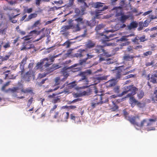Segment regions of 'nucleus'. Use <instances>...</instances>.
<instances>
[{"label":"nucleus","mask_w":157,"mask_h":157,"mask_svg":"<svg viewBox=\"0 0 157 157\" xmlns=\"http://www.w3.org/2000/svg\"><path fill=\"white\" fill-rule=\"evenodd\" d=\"M76 21L77 23L76 24L74 23V25H75V29L76 31H79L82 28H85L87 25L90 26V27L93 26V25H91V22L90 21H87L86 22L83 20V19L81 17H79L75 19L72 20Z\"/></svg>","instance_id":"obj_1"},{"label":"nucleus","mask_w":157,"mask_h":157,"mask_svg":"<svg viewBox=\"0 0 157 157\" xmlns=\"http://www.w3.org/2000/svg\"><path fill=\"white\" fill-rule=\"evenodd\" d=\"M124 91L119 95L122 96L127 94V97H129L135 94L138 91V89L133 85L125 86L123 87Z\"/></svg>","instance_id":"obj_2"},{"label":"nucleus","mask_w":157,"mask_h":157,"mask_svg":"<svg viewBox=\"0 0 157 157\" xmlns=\"http://www.w3.org/2000/svg\"><path fill=\"white\" fill-rule=\"evenodd\" d=\"M123 115L125 119L128 121L132 124L138 125V123L136 122V119H140V117L138 116H129L128 113L125 110H123Z\"/></svg>","instance_id":"obj_3"},{"label":"nucleus","mask_w":157,"mask_h":157,"mask_svg":"<svg viewBox=\"0 0 157 157\" xmlns=\"http://www.w3.org/2000/svg\"><path fill=\"white\" fill-rule=\"evenodd\" d=\"M68 25H64L61 28L60 32H64L70 29H75V26L74 25V20L72 19H69L67 21Z\"/></svg>","instance_id":"obj_4"},{"label":"nucleus","mask_w":157,"mask_h":157,"mask_svg":"<svg viewBox=\"0 0 157 157\" xmlns=\"http://www.w3.org/2000/svg\"><path fill=\"white\" fill-rule=\"evenodd\" d=\"M156 121L155 119H149L150 122H148L147 119H144L141 121L139 126L141 127L144 126L147 127L152 124L151 122H155ZM138 126H139L138 124Z\"/></svg>","instance_id":"obj_5"},{"label":"nucleus","mask_w":157,"mask_h":157,"mask_svg":"<svg viewBox=\"0 0 157 157\" xmlns=\"http://www.w3.org/2000/svg\"><path fill=\"white\" fill-rule=\"evenodd\" d=\"M59 56V55H57L49 57V58H46L44 59V61H45V62L44 65V66L46 67H48L50 65L52 64V63L54 61V59Z\"/></svg>","instance_id":"obj_6"},{"label":"nucleus","mask_w":157,"mask_h":157,"mask_svg":"<svg viewBox=\"0 0 157 157\" xmlns=\"http://www.w3.org/2000/svg\"><path fill=\"white\" fill-rule=\"evenodd\" d=\"M63 74L64 75L63 78L62 79H60L59 77H56L55 79V84L56 85H58L60 84L61 82L65 81L67 77L69 76V74L66 73L64 72L63 71Z\"/></svg>","instance_id":"obj_7"},{"label":"nucleus","mask_w":157,"mask_h":157,"mask_svg":"<svg viewBox=\"0 0 157 157\" xmlns=\"http://www.w3.org/2000/svg\"><path fill=\"white\" fill-rule=\"evenodd\" d=\"M27 56L25 57L22 60L21 63H20V68L21 70L20 71L21 73V75H22L24 72L25 71V65L26 64L27 60Z\"/></svg>","instance_id":"obj_8"},{"label":"nucleus","mask_w":157,"mask_h":157,"mask_svg":"<svg viewBox=\"0 0 157 157\" xmlns=\"http://www.w3.org/2000/svg\"><path fill=\"white\" fill-rule=\"evenodd\" d=\"M86 74V72H81L80 74V75L82 76V77L79 81H82L83 82V83L84 82L85 84L87 85L89 81L87 78L86 77V76L85 75Z\"/></svg>","instance_id":"obj_9"},{"label":"nucleus","mask_w":157,"mask_h":157,"mask_svg":"<svg viewBox=\"0 0 157 157\" xmlns=\"http://www.w3.org/2000/svg\"><path fill=\"white\" fill-rule=\"evenodd\" d=\"M14 13H12L11 14H8V16L10 21L13 23H17V20L13 19L19 15L20 13L17 14L15 15H14Z\"/></svg>","instance_id":"obj_10"},{"label":"nucleus","mask_w":157,"mask_h":157,"mask_svg":"<svg viewBox=\"0 0 157 157\" xmlns=\"http://www.w3.org/2000/svg\"><path fill=\"white\" fill-rule=\"evenodd\" d=\"M129 97L130 104L132 107H134L136 104L138 105L140 104V103L137 101L134 97L131 96Z\"/></svg>","instance_id":"obj_11"},{"label":"nucleus","mask_w":157,"mask_h":157,"mask_svg":"<svg viewBox=\"0 0 157 157\" xmlns=\"http://www.w3.org/2000/svg\"><path fill=\"white\" fill-rule=\"evenodd\" d=\"M113 10H116V17L121 16L124 14L122 8L120 6L115 7Z\"/></svg>","instance_id":"obj_12"},{"label":"nucleus","mask_w":157,"mask_h":157,"mask_svg":"<svg viewBox=\"0 0 157 157\" xmlns=\"http://www.w3.org/2000/svg\"><path fill=\"white\" fill-rule=\"evenodd\" d=\"M32 70H29L26 72L23 76V78L28 81L30 80V77L32 75Z\"/></svg>","instance_id":"obj_13"},{"label":"nucleus","mask_w":157,"mask_h":157,"mask_svg":"<svg viewBox=\"0 0 157 157\" xmlns=\"http://www.w3.org/2000/svg\"><path fill=\"white\" fill-rule=\"evenodd\" d=\"M95 43L94 41L90 40H88L85 44V46L86 48L90 49L94 48L95 46Z\"/></svg>","instance_id":"obj_14"},{"label":"nucleus","mask_w":157,"mask_h":157,"mask_svg":"<svg viewBox=\"0 0 157 157\" xmlns=\"http://www.w3.org/2000/svg\"><path fill=\"white\" fill-rule=\"evenodd\" d=\"M116 84V79H113L109 80L106 83L107 87H110L115 86Z\"/></svg>","instance_id":"obj_15"},{"label":"nucleus","mask_w":157,"mask_h":157,"mask_svg":"<svg viewBox=\"0 0 157 157\" xmlns=\"http://www.w3.org/2000/svg\"><path fill=\"white\" fill-rule=\"evenodd\" d=\"M69 117V113L68 112H64L61 117V121L63 122H67Z\"/></svg>","instance_id":"obj_16"},{"label":"nucleus","mask_w":157,"mask_h":157,"mask_svg":"<svg viewBox=\"0 0 157 157\" xmlns=\"http://www.w3.org/2000/svg\"><path fill=\"white\" fill-rule=\"evenodd\" d=\"M155 73L151 75L150 78V82L154 83H157V70L155 71Z\"/></svg>","instance_id":"obj_17"},{"label":"nucleus","mask_w":157,"mask_h":157,"mask_svg":"<svg viewBox=\"0 0 157 157\" xmlns=\"http://www.w3.org/2000/svg\"><path fill=\"white\" fill-rule=\"evenodd\" d=\"M108 8V6H105L103 7L102 9L101 10H98V11L96 12L95 13V15L94 16V17L96 19H99L100 18V15L99 14L100 12V11H102L105 10Z\"/></svg>","instance_id":"obj_18"},{"label":"nucleus","mask_w":157,"mask_h":157,"mask_svg":"<svg viewBox=\"0 0 157 157\" xmlns=\"http://www.w3.org/2000/svg\"><path fill=\"white\" fill-rule=\"evenodd\" d=\"M86 52L85 50L83 49H80L75 54V56L76 57H82L84 56V52Z\"/></svg>","instance_id":"obj_19"},{"label":"nucleus","mask_w":157,"mask_h":157,"mask_svg":"<svg viewBox=\"0 0 157 157\" xmlns=\"http://www.w3.org/2000/svg\"><path fill=\"white\" fill-rule=\"evenodd\" d=\"M60 67L59 66V65L56 64H53L51 67L50 68L47 69V71L49 72H51L54 71V70L57 69Z\"/></svg>","instance_id":"obj_20"},{"label":"nucleus","mask_w":157,"mask_h":157,"mask_svg":"<svg viewBox=\"0 0 157 157\" xmlns=\"http://www.w3.org/2000/svg\"><path fill=\"white\" fill-rule=\"evenodd\" d=\"M28 43V42H26L25 41H24L23 42L24 46L21 49V50H23L26 49H29L34 48V46L33 44H30L29 45V46H27V44Z\"/></svg>","instance_id":"obj_21"},{"label":"nucleus","mask_w":157,"mask_h":157,"mask_svg":"<svg viewBox=\"0 0 157 157\" xmlns=\"http://www.w3.org/2000/svg\"><path fill=\"white\" fill-rule=\"evenodd\" d=\"M94 50L96 53L99 54L104 51V47L101 45H97L94 48Z\"/></svg>","instance_id":"obj_22"},{"label":"nucleus","mask_w":157,"mask_h":157,"mask_svg":"<svg viewBox=\"0 0 157 157\" xmlns=\"http://www.w3.org/2000/svg\"><path fill=\"white\" fill-rule=\"evenodd\" d=\"M154 96L152 98V100L156 104L157 107V86L155 88L153 93Z\"/></svg>","instance_id":"obj_23"},{"label":"nucleus","mask_w":157,"mask_h":157,"mask_svg":"<svg viewBox=\"0 0 157 157\" xmlns=\"http://www.w3.org/2000/svg\"><path fill=\"white\" fill-rule=\"evenodd\" d=\"M138 26V23L136 21H133L131 22L129 25H128L127 27L128 29L131 30L134 28H136Z\"/></svg>","instance_id":"obj_24"},{"label":"nucleus","mask_w":157,"mask_h":157,"mask_svg":"<svg viewBox=\"0 0 157 157\" xmlns=\"http://www.w3.org/2000/svg\"><path fill=\"white\" fill-rule=\"evenodd\" d=\"M117 68L120 71L119 72H120L122 76L127 75V71H126L125 69L124 68L123 66H121Z\"/></svg>","instance_id":"obj_25"},{"label":"nucleus","mask_w":157,"mask_h":157,"mask_svg":"<svg viewBox=\"0 0 157 157\" xmlns=\"http://www.w3.org/2000/svg\"><path fill=\"white\" fill-rule=\"evenodd\" d=\"M37 16V14L36 13H32L30 14L28 16L27 18L25 20V21H30L32 19L35 18Z\"/></svg>","instance_id":"obj_26"},{"label":"nucleus","mask_w":157,"mask_h":157,"mask_svg":"<svg viewBox=\"0 0 157 157\" xmlns=\"http://www.w3.org/2000/svg\"><path fill=\"white\" fill-rule=\"evenodd\" d=\"M129 17L128 15H124V13L119 18V20L122 23H124L125 22Z\"/></svg>","instance_id":"obj_27"},{"label":"nucleus","mask_w":157,"mask_h":157,"mask_svg":"<svg viewBox=\"0 0 157 157\" xmlns=\"http://www.w3.org/2000/svg\"><path fill=\"white\" fill-rule=\"evenodd\" d=\"M101 94H97L94 96V100L96 102L100 103V101L101 100Z\"/></svg>","instance_id":"obj_28"},{"label":"nucleus","mask_w":157,"mask_h":157,"mask_svg":"<svg viewBox=\"0 0 157 157\" xmlns=\"http://www.w3.org/2000/svg\"><path fill=\"white\" fill-rule=\"evenodd\" d=\"M134 57V56L125 55L123 57V59L126 61H130L132 60Z\"/></svg>","instance_id":"obj_29"},{"label":"nucleus","mask_w":157,"mask_h":157,"mask_svg":"<svg viewBox=\"0 0 157 157\" xmlns=\"http://www.w3.org/2000/svg\"><path fill=\"white\" fill-rule=\"evenodd\" d=\"M101 98V100L100 101V104H101L108 102V98L105 95L102 94Z\"/></svg>","instance_id":"obj_30"},{"label":"nucleus","mask_w":157,"mask_h":157,"mask_svg":"<svg viewBox=\"0 0 157 157\" xmlns=\"http://www.w3.org/2000/svg\"><path fill=\"white\" fill-rule=\"evenodd\" d=\"M21 92L24 93H33V90L31 88H27L25 89H22L21 90Z\"/></svg>","instance_id":"obj_31"},{"label":"nucleus","mask_w":157,"mask_h":157,"mask_svg":"<svg viewBox=\"0 0 157 157\" xmlns=\"http://www.w3.org/2000/svg\"><path fill=\"white\" fill-rule=\"evenodd\" d=\"M119 72L120 71L118 68L117 67V69H116V71L115 72V76L116 78V79H120L122 76V75L120 73V72Z\"/></svg>","instance_id":"obj_32"},{"label":"nucleus","mask_w":157,"mask_h":157,"mask_svg":"<svg viewBox=\"0 0 157 157\" xmlns=\"http://www.w3.org/2000/svg\"><path fill=\"white\" fill-rule=\"evenodd\" d=\"M104 79V77H96L94 79V84H97L101 81Z\"/></svg>","instance_id":"obj_33"},{"label":"nucleus","mask_w":157,"mask_h":157,"mask_svg":"<svg viewBox=\"0 0 157 157\" xmlns=\"http://www.w3.org/2000/svg\"><path fill=\"white\" fill-rule=\"evenodd\" d=\"M113 35L111 34V35H110L109 36H105V37L106 38L105 39H106L107 40H105L103 41V43L104 44H105V46H109L112 45V43H106V42L107 41H109V40L108 39L109 38V37H113Z\"/></svg>","instance_id":"obj_34"},{"label":"nucleus","mask_w":157,"mask_h":157,"mask_svg":"<svg viewBox=\"0 0 157 157\" xmlns=\"http://www.w3.org/2000/svg\"><path fill=\"white\" fill-rule=\"evenodd\" d=\"M45 61H44V59L43 61L40 62H38L36 65V67L37 69H41L42 67V66L43 64L45 63Z\"/></svg>","instance_id":"obj_35"},{"label":"nucleus","mask_w":157,"mask_h":157,"mask_svg":"<svg viewBox=\"0 0 157 157\" xmlns=\"http://www.w3.org/2000/svg\"><path fill=\"white\" fill-rule=\"evenodd\" d=\"M104 4V3L101 2H97L94 3V6L95 8L99 9L101 7H103V5L102 4Z\"/></svg>","instance_id":"obj_36"},{"label":"nucleus","mask_w":157,"mask_h":157,"mask_svg":"<svg viewBox=\"0 0 157 157\" xmlns=\"http://www.w3.org/2000/svg\"><path fill=\"white\" fill-rule=\"evenodd\" d=\"M71 43L69 41V40H67L62 45L63 46H66V48H69L70 47L71 44Z\"/></svg>","instance_id":"obj_37"},{"label":"nucleus","mask_w":157,"mask_h":157,"mask_svg":"<svg viewBox=\"0 0 157 157\" xmlns=\"http://www.w3.org/2000/svg\"><path fill=\"white\" fill-rule=\"evenodd\" d=\"M143 22L140 21L139 23V27L137 29L138 31H141L142 30L144 26H143Z\"/></svg>","instance_id":"obj_38"},{"label":"nucleus","mask_w":157,"mask_h":157,"mask_svg":"<svg viewBox=\"0 0 157 157\" xmlns=\"http://www.w3.org/2000/svg\"><path fill=\"white\" fill-rule=\"evenodd\" d=\"M138 39L139 40H140V42H144L147 40V39H146V37L144 35H143L141 36H138Z\"/></svg>","instance_id":"obj_39"},{"label":"nucleus","mask_w":157,"mask_h":157,"mask_svg":"<svg viewBox=\"0 0 157 157\" xmlns=\"http://www.w3.org/2000/svg\"><path fill=\"white\" fill-rule=\"evenodd\" d=\"M52 103H58L60 102V99L58 97H55L54 99H53L52 101Z\"/></svg>","instance_id":"obj_40"},{"label":"nucleus","mask_w":157,"mask_h":157,"mask_svg":"<svg viewBox=\"0 0 157 157\" xmlns=\"http://www.w3.org/2000/svg\"><path fill=\"white\" fill-rule=\"evenodd\" d=\"M132 41L135 44H139L138 36H136L133 39H132Z\"/></svg>","instance_id":"obj_41"},{"label":"nucleus","mask_w":157,"mask_h":157,"mask_svg":"<svg viewBox=\"0 0 157 157\" xmlns=\"http://www.w3.org/2000/svg\"><path fill=\"white\" fill-rule=\"evenodd\" d=\"M151 22V21H149L148 19L146 20L144 22H143V26H144V27H147L149 23Z\"/></svg>","instance_id":"obj_42"},{"label":"nucleus","mask_w":157,"mask_h":157,"mask_svg":"<svg viewBox=\"0 0 157 157\" xmlns=\"http://www.w3.org/2000/svg\"><path fill=\"white\" fill-rule=\"evenodd\" d=\"M11 55V53L9 52L8 55L5 56L4 57H3L2 61H5L8 59Z\"/></svg>","instance_id":"obj_43"},{"label":"nucleus","mask_w":157,"mask_h":157,"mask_svg":"<svg viewBox=\"0 0 157 157\" xmlns=\"http://www.w3.org/2000/svg\"><path fill=\"white\" fill-rule=\"evenodd\" d=\"M10 82V81H8L4 84L1 88V90L2 91H5L6 87L9 85Z\"/></svg>","instance_id":"obj_44"},{"label":"nucleus","mask_w":157,"mask_h":157,"mask_svg":"<svg viewBox=\"0 0 157 157\" xmlns=\"http://www.w3.org/2000/svg\"><path fill=\"white\" fill-rule=\"evenodd\" d=\"M103 54H100L98 56V57H99V63L106 60L105 58L103 57Z\"/></svg>","instance_id":"obj_45"},{"label":"nucleus","mask_w":157,"mask_h":157,"mask_svg":"<svg viewBox=\"0 0 157 157\" xmlns=\"http://www.w3.org/2000/svg\"><path fill=\"white\" fill-rule=\"evenodd\" d=\"M102 52H103L102 54H103V56H105L107 57H110L111 56V55L109 54L108 52H106L104 49V51H103Z\"/></svg>","instance_id":"obj_46"},{"label":"nucleus","mask_w":157,"mask_h":157,"mask_svg":"<svg viewBox=\"0 0 157 157\" xmlns=\"http://www.w3.org/2000/svg\"><path fill=\"white\" fill-rule=\"evenodd\" d=\"M152 52L151 51H148L144 52L143 53V55L144 56H147L148 55H151L152 54Z\"/></svg>","instance_id":"obj_47"},{"label":"nucleus","mask_w":157,"mask_h":157,"mask_svg":"<svg viewBox=\"0 0 157 157\" xmlns=\"http://www.w3.org/2000/svg\"><path fill=\"white\" fill-rule=\"evenodd\" d=\"M61 93H62V92L61 93H57L56 94H53L52 95H50L48 96V98H49L52 99V98H55V96L57 94H59Z\"/></svg>","instance_id":"obj_48"},{"label":"nucleus","mask_w":157,"mask_h":157,"mask_svg":"<svg viewBox=\"0 0 157 157\" xmlns=\"http://www.w3.org/2000/svg\"><path fill=\"white\" fill-rule=\"evenodd\" d=\"M135 75L130 74L125 76L124 78L125 79H127L130 78H134L135 76Z\"/></svg>","instance_id":"obj_49"},{"label":"nucleus","mask_w":157,"mask_h":157,"mask_svg":"<svg viewBox=\"0 0 157 157\" xmlns=\"http://www.w3.org/2000/svg\"><path fill=\"white\" fill-rule=\"evenodd\" d=\"M40 20H37L33 24V27H37L38 25H40Z\"/></svg>","instance_id":"obj_50"},{"label":"nucleus","mask_w":157,"mask_h":157,"mask_svg":"<svg viewBox=\"0 0 157 157\" xmlns=\"http://www.w3.org/2000/svg\"><path fill=\"white\" fill-rule=\"evenodd\" d=\"M8 77V79H14L16 78V76H14V75H11L10 73Z\"/></svg>","instance_id":"obj_51"},{"label":"nucleus","mask_w":157,"mask_h":157,"mask_svg":"<svg viewBox=\"0 0 157 157\" xmlns=\"http://www.w3.org/2000/svg\"><path fill=\"white\" fill-rule=\"evenodd\" d=\"M87 60L86 58L80 60L79 62V64L81 65H82L83 63H86Z\"/></svg>","instance_id":"obj_52"},{"label":"nucleus","mask_w":157,"mask_h":157,"mask_svg":"<svg viewBox=\"0 0 157 157\" xmlns=\"http://www.w3.org/2000/svg\"><path fill=\"white\" fill-rule=\"evenodd\" d=\"M3 47L5 48H9L10 47V43L9 42H8L6 43Z\"/></svg>","instance_id":"obj_53"},{"label":"nucleus","mask_w":157,"mask_h":157,"mask_svg":"<svg viewBox=\"0 0 157 157\" xmlns=\"http://www.w3.org/2000/svg\"><path fill=\"white\" fill-rule=\"evenodd\" d=\"M154 61L152 60L151 62H147L145 64V66L146 67H148L154 64Z\"/></svg>","instance_id":"obj_54"},{"label":"nucleus","mask_w":157,"mask_h":157,"mask_svg":"<svg viewBox=\"0 0 157 157\" xmlns=\"http://www.w3.org/2000/svg\"><path fill=\"white\" fill-rule=\"evenodd\" d=\"M103 27V25L102 24H99L96 27L95 29L97 30H100Z\"/></svg>","instance_id":"obj_55"},{"label":"nucleus","mask_w":157,"mask_h":157,"mask_svg":"<svg viewBox=\"0 0 157 157\" xmlns=\"http://www.w3.org/2000/svg\"><path fill=\"white\" fill-rule=\"evenodd\" d=\"M144 95V93L142 91L140 92L138 94V96L140 98H142Z\"/></svg>","instance_id":"obj_56"},{"label":"nucleus","mask_w":157,"mask_h":157,"mask_svg":"<svg viewBox=\"0 0 157 157\" xmlns=\"http://www.w3.org/2000/svg\"><path fill=\"white\" fill-rule=\"evenodd\" d=\"M57 105H54V106L52 108L50 111V113H52L53 112V111L57 107Z\"/></svg>","instance_id":"obj_57"},{"label":"nucleus","mask_w":157,"mask_h":157,"mask_svg":"<svg viewBox=\"0 0 157 157\" xmlns=\"http://www.w3.org/2000/svg\"><path fill=\"white\" fill-rule=\"evenodd\" d=\"M18 89V87H14L12 88H10L9 90L11 92H14L16 91Z\"/></svg>","instance_id":"obj_58"},{"label":"nucleus","mask_w":157,"mask_h":157,"mask_svg":"<svg viewBox=\"0 0 157 157\" xmlns=\"http://www.w3.org/2000/svg\"><path fill=\"white\" fill-rule=\"evenodd\" d=\"M22 39H24V41H25L26 42V41L29 40L31 39V38L29 37V36H26L23 37Z\"/></svg>","instance_id":"obj_59"},{"label":"nucleus","mask_w":157,"mask_h":157,"mask_svg":"<svg viewBox=\"0 0 157 157\" xmlns=\"http://www.w3.org/2000/svg\"><path fill=\"white\" fill-rule=\"evenodd\" d=\"M70 117L71 120L75 121L77 117L75 116V115L74 113H73L70 115Z\"/></svg>","instance_id":"obj_60"},{"label":"nucleus","mask_w":157,"mask_h":157,"mask_svg":"<svg viewBox=\"0 0 157 157\" xmlns=\"http://www.w3.org/2000/svg\"><path fill=\"white\" fill-rule=\"evenodd\" d=\"M41 32V31H38L37 30H33L32 31H31L30 33H33L34 34H36L37 35H39L40 34Z\"/></svg>","instance_id":"obj_61"},{"label":"nucleus","mask_w":157,"mask_h":157,"mask_svg":"<svg viewBox=\"0 0 157 157\" xmlns=\"http://www.w3.org/2000/svg\"><path fill=\"white\" fill-rule=\"evenodd\" d=\"M114 91L116 93L118 94L119 92V88L118 86L115 87L114 89Z\"/></svg>","instance_id":"obj_62"},{"label":"nucleus","mask_w":157,"mask_h":157,"mask_svg":"<svg viewBox=\"0 0 157 157\" xmlns=\"http://www.w3.org/2000/svg\"><path fill=\"white\" fill-rule=\"evenodd\" d=\"M89 94V93L88 92L86 91H84L80 93V94L82 96L88 95Z\"/></svg>","instance_id":"obj_63"},{"label":"nucleus","mask_w":157,"mask_h":157,"mask_svg":"<svg viewBox=\"0 0 157 157\" xmlns=\"http://www.w3.org/2000/svg\"><path fill=\"white\" fill-rule=\"evenodd\" d=\"M25 10V13H30L33 11V9L32 8H29L27 9L26 10Z\"/></svg>","instance_id":"obj_64"}]
</instances>
